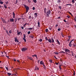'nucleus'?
<instances>
[{
    "label": "nucleus",
    "mask_w": 76,
    "mask_h": 76,
    "mask_svg": "<svg viewBox=\"0 0 76 76\" xmlns=\"http://www.w3.org/2000/svg\"><path fill=\"white\" fill-rule=\"evenodd\" d=\"M43 66H44V69H45V67H45V66L44 65V64H43Z\"/></svg>",
    "instance_id": "72a5a7b5"
},
{
    "label": "nucleus",
    "mask_w": 76,
    "mask_h": 76,
    "mask_svg": "<svg viewBox=\"0 0 76 76\" xmlns=\"http://www.w3.org/2000/svg\"><path fill=\"white\" fill-rule=\"evenodd\" d=\"M2 21H3V23H5L6 24L7 23L5 20L2 19Z\"/></svg>",
    "instance_id": "20e7f679"
},
{
    "label": "nucleus",
    "mask_w": 76,
    "mask_h": 76,
    "mask_svg": "<svg viewBox=\"0 0 76 76\" xmlns=\"http://www.w3.org/2000/svg\"><path fill=\"white\" fill-rule=\"evenodd\" d=\"M29 37L31 38H32V39H33V38H34V36L33 35H31V36H29Z\"/></svg>",
    "instance_id": "0eeeda50"
},
{
    "label": "nucleus",
    "mask_w": 76,
    "mask_h": 76,
    "mask_svg": "<svg viewBox=\"0 0 76 76\" xmlns=\"http://www.w3.org/2000/svg\"><path fill=\"white\" fill-rule=\"evenodd\" d=\"M72 2L73 3H74V2H75V0H72Z\"/></svg>",
    "instance_id": "de8ad7c7"
},
{
    "label": "nucleus",
    "mask_w": 76,
    "mask_h": 76,
    "mask_svg": "<svg viewBox=\"0 0 76 76\" xmlns=\"http://www.w3.org/2000/svg\"><path fill=\"white\" fill-rule=\"evenodd\" d=\"M40 61L39 60H38L37 61V63H39V61Z\"/></svg>",
    "instance_id": "4d7b16f0"
},
{
    "label": "nucleus",
    "mask_w": 76,
    "mask_h": 76,
    "mask_svg": "<svg viewBox=\"0 0 76 76\" xmlns=\"http://www.w3.org/2000/svg\"><path fill=\"white\" fill-rule=\"evenodd\" d=\"M28 2H29V3H31V1L28 0Z\"/></svg>",
    "instance_id": "0e129e2a"
},
{
    "label": "nucleus",
    "mask_w": 76,
    "mask_h": 76,
    "mask_svg": "<svg viewBox=\"0 0 76 76\" xmlns=\"http://www.w3.org/2000/svg\"><path fill=\"white\" fill-rule=\"evenodd\" d=\"M40 64H42V65H43V64H44V62H43L42 61H40Z\"/></svg>",
    "instance_id": "9d476101"
},
{
    "label": "nucleus",
    "mask_w": 76,
    "mask_h": 76,
    "mask_svg": "<svg viewBox=\"0 0 76 76\" xmlns=\"http://www.w3.org/2000/svg\"><path fill=\"white\" fill-rule=\"evenodd\" d=\"M0 3L1 4H3V2L2 1H0Z\"/></svg>",
    "instance_id": "c756f323"
},
{
    "label": "nucleus",
    "mask_w": 76,
    "mask_h": 76,
    "mask_svg": "<svg viewBox=\"0 0 76 76\" xmlns=\"http://www.w3.org/2000/svg\"><path fill=\"white\" fill-rule=\"evenodd\" d=\"M65 52H70V50L68 49H65Z\"/></svg>",
    "instance_id": "6e6552de"
},
{
    "label": "nucleus",
    "mask_w": 76,
    "mask_h": 76,
    "mask_svg": "<svg viewBox=\"0 0 76 76\" xmlns=\"http://www.w3.org/2000/svg\"><path fill=\"white\" fill-rule=\"evenodd\" d=\"M59 68L60 70H61V67L59 66Z\"/></svg>",
    "instance_id": "e2e57ef3"
},
{
    "label": "nucleus",
    "mask_w": 76,
    "mask_h": 76,
    "mask_svg": "<svg viewBox=\"0 0 76 76\" xmlns=\"http://www.w3.org/2000/svg\"><path fill=\"white\" fill-rule=\"evenodd\" d=\"M45 39L46 40V41H48V39L47 38V37H45Z\"/></svg>",
    "instance_id": "b1692460"
},
{
    "label": "nucleus",
    "mask_w": 76,
    "mask_h": 76,
    "mask_svg": "<svg viewBox=\"0 0 76 76\" xmlns=\"http://www.w3.org/2000/svg\"><path fill=\"white\" fill-rule=\"evenodd\" d=\"M38 26L39 28V27H40V26L39 25V24H40L39 22H38Z\"/></svg>",
    "instance_id": "6ab92c4d"
},
{
    "label": "nucleus",
    "mask_w": 76,
    "mask_h": 76,
    "mask_svg": "<svg viewBox=\"0 0 76 76\" xmlns=\"http://www.w3.org/2000/svg\"><path fill=\"white\" fill-rule=\"evenodd\" d=\"M32 57H36V58H38V57H37V55L36 54L32 56Z\"/></svg>",
    "instance_id": "1a4fd4ad"
},
{
    "label": "nucleus",
    "mask_w": 76,
    "mask_h": 76,
    "mask_svg": "<svg viewBox=\"0 0 76 76\" xmlns=\"http://www.w3.org/2000/svg\"><path fill=\"white\" fill-rule=\"evenodd\" d=\"M7 74L9 76H10V75H11V73H7Z\"/></svg>",
    "instance_id": "473e14b6"
},
{
    "label": "nucleus",
    "mask_w": 76,
    "mask_h": 76,
    "mask_svg": "<svg viewBox=\"0 0 76 76\" xmlns=\"http://www.w3.org/2000/svg\"><path fill=\"white\" fill-rule=\"evenodd\" d=\"M71 42H70L69 44V47H71L72 46V44H71Z\"/></svg>",
    "instance_id": "dca6fc26"
},
{
    "label": "nucleus",
    "mask_w": 76,
    "mask_h": 76,
    "mask_svg": "<svg viewBox=\"0 0 76 76\" xmlns=\"http://www.w3.org/2000/svg\"><path fill=\"white\" fill-rule=\"evenodd\" d=\"M56 41L57 42V43H58V44H59V45H60V42H59V41H58V39H56Z\"/></svg>",
    "instance_id": "ddd939ff"
},
{
    "label": "nucleus",
    "mask_w": 76,
    "mask_h": 76,
    "mask_svg": "<svg viewBox=\"0 0 76 76\" xmlns=\"http://www.w3.org/2000/svg\"><path fill=\"white\" fill-rule=\"evenodd\" d=\"M28 50V48H23L22 49V51H25L27 50Z\"/></svg>",
    "instance_id": "7ed1b4c3"
},
{
    "label": "nucleus",
    "mask_w": 76,
    "mask_h": 76,
    "mask_svg": "<svg viewBox=\"0 0 76 76\" xmlns=\"http://www.w3.org/2000/svg\"><path fill=\"white\" fill-rule=\"evenodd\" d=\"M24 7H25L26 9V13H27L28 11V10L29 9V7H28V6H27L26 5H24Z\"/></svg>",
    "instance_id": "f257e3e1"
},
{
    "label": "nucleus",
    "mask_w": 76,
    "mask_h": 76,
    "mask_svg": "<svg viewBox=\"0 0 76 76\" xmlns=\"http://www.w3.org/2000/svg\"><path fill=\"white\" fill-rule=\"evenodd\" d=\"M73 47H76V45H73Z\"/></svg>",
    "instance_id": "bf43d9fd"
},
{
    "label": "nucleus",
    "mask_w": 76,
    "mask_h": 76,
    "mask_svg": "<svg viewBox=\"0 0 76 76\" xmlns=\"http://www.w3.org/2000/svg\"><path fill=\"white\" fill-rule=\"evenodd\" d=\"M20 18H19L18 19V21H19V20H20Z\"/></svg>",
    "instance_id": "052dcab7"
},
{
    "label": "nucleus",
    "mask_w": 76,
    "mask_h": 76,
    "mask_svg": "<svg viewBox=\"0 0 76 76\" xmlns=\"http://www.w3.org/2000/svg\"><path fill=\"white\" fill-rule=\"evenodd\" d=\"M28 59H29V60H32V59L33 58L31 57H28Z\"/></svg>",
    "instance_id": "f8f14e48"
},
{
    "label": "nucleus",
    "mask_w": 76,
    "mask_h": 76,
    "mask_svg": "<svg viewBox=\"0 0 76 76\" xmlns=\"http://www.w3.org/2000/svg\"><path fill=\"white\" fill-rule=\"evenodd\" d=\"M68 37L69 38V39H68L67 40L68 41H69L70 40V38H70V37H71L70 36H68Z\"/></svg>",
    "instance_id": "a878e982"
},
{
    "label": "nucleus",
    "mask_w": 76,
    "mask_h": 76,
    "mask_svg": "<svg viewBox=\"0 0 76 76\" xmlns=\"http://www.w3.org/2000/svg\"><path fill=\"white\" fill-rule=\"evenodd\" d=\"M54 58H56V59H57V58H56V56H54Z\"/></svg>",
    "instance_id": "5fc2aeb1"
},
{
    "label": "nucleus",
    "mask_w": 76,
    "mask_h": 76,
    "mask_svg": "<svg viewBox=\"0 0 76 76\" xmlns=\"http://www.w3.org/2000/svg\"><path fill=\"white\" fill-rule=\"evenodd\" d=\"M57 2L58 3H61V1L60 0H58L57 1Z\"/></svg>",
    "instance_id": "5701e85b"
},
{
    "label": "nucleus",
    "mask_w": 76,
    "mask_h": 76,
    "mask_svg": "<svg viewBox=\"0 0 76 76\" xmlns=\"http://www.w3.org/2000/svg\"><path fill=\"white\" fill-rule=\"evenodd\" d=\"M27 29H28V30H32V28H27Z\"/></svg>",
    "instance_id": "412c9836"
},
{
    "label": "nucleus",
    "mask_w": 76,
    "mask_h": 76,
    "mask_svg": "<svg viewBox=\"0 0 76 76\" xmlns=\"http://www.w3.org/2000/svg\"><path fill=\"white\" fill-rule=\"evenodd\" d=\"M9 32L10 34H11L12 33V30H10L9 31Z\"/></svg>",
    "instance_id": "bb28decb"
},
{
    "label": "nucleus",
    "mask_w": 76,
    "mask_h": 76,
    "mask_svg": "<svg viewBox=\"0 0 76 76\" xmlns=\"http://www.w3.org/2000/svg\"><path fill=\"white\" fill-rule=\"evenodd\" d=\"M14 60V61H16V60L14 58L13 59Z\"/></svg>",
    "instance_id": "6e6d98bb"
},
{
    "label": "nucleus",
    "mask_w": 76,
    "mask_h": 76,
    "mask_svg": "<svg viewBox=\"0 0 76 76\" xmlns=\"http://www.w3.org/2000/svg\"><path fill=\"white\" fill-rule=\"evenodd\" d=\"M39 41H40V42H42V39H40L39 40Z\"/></svg>",
    "instance_id": "e433bc0d"
},
{
    "label": "nucleus",
    "mask_w": 76,
    "mask_h": 76,
    "mask_svg": "<svg viewBox=\"0 0 76 76\" xmlns=\"http://www.w3.org/2000/svg\"><path fill=\"white\" fill-rule=\"evenodd\" d=\"M5 68L7 69V71H8V70H9V69H8V68H7V67H6Z\"/></svg>",
    "instance_id": "79ce46f5"
},
{
    "label": "nucleus",
    "mask_w": 76,
    "mask_h": 76,
    "mask_svg": "<svg viewBox=\"0 0 76 76\" xmlns=\"http://www.w3.org/2000/svg\"><path fill=\"white\" fill-rule=\"evenodd\" d=\"M12 14L13 15V16H15V13H14V12H13Z\"/></svg>",
    "instance_id": "a18cd8bd"
},
{
    "label": "nucleus",
    "mask_w": 76,
    "mask_h": 76,
    "mask_svg": "<svg viewBox=\"0 0 76 76\" xmlns=\"http://www.w3.org/2000/svg\"><path fill=\"white\" fill-rule=\"evenodd\" d=\"M31 34V31H28V34Z\"/></svg>",
    "instance_id": "c9c22d12"
},
{
    "label": "nucleus",
    "mask_w": 76,
    "mask_h": 76,
    "mask_svg": "<svg viewBox=\"0 0 76 76\" xmlns=\"http://www.w3.org/2000/svg\"><path fill=\"white\" fill-rule=\"evenodd\" d=\"M23 40H24L25 42H26V39L25 38H23Z\"/></svg>",
    "instance_id": "c85d7f7f"
},
{
    "label": "nucleus",
    "mask_w": 76,
    "mask_h": 76,
    "mask_svg": "<svg viewBox=\"0 0 76 76\" xmlns=\"http://www.w3.org/2000/svg\"><path fill=\"white\" fill-rule=\"evenodd\" d=\"M66 6L69 5V6H72V5L70 4H66Z\"/></svg>",
    "instance_id": "2f4dec72"
},
{
    "label": "nucleus",
    "mask_w": 76,
    "mask_h": 76,
    "mask_svg": "<svg viewBox=\"0 0 76 76\" xmlns=\"http://www.w3.org/2000/svg\"><path fill=\"white\" fill-rule=\"evenodd\" d=\"M28 25V24L26 23L24 25H23V27H25V25Z\"/></svg>",
    "instance_id": "f704fd0d"
},
{
    "label": "nucleus",
    "mask_w": 76,
    "mask_h": 76,
    "mask_svg": "<svg viewBox=\"0 0 76 76\" xmlns=\"http://www.w3.org/2000/svg\"><path fill=\"white\" fill-rule=\"evenodd\" d=\"M49 29H50V30H51V28H49Z\"/></svg>",
    "instance_id": "338daca9"
},
{
    "label": "nucleus",
    "mask_w": 76,
    "mask_h": 76,
    "mask_svg": "<svg viewBox=\"0 0 76 76\" xmlns=\"http://www.w3.org/2000/svg\"><path fill=\"white\" fill-rule=\"evenodd\" d=\"M31 18V16H29V18H28V19H30Z\"/></svg>",
    "instance_id": "13d9d810"
},
{
    "label": "nucleus",
    "mask_w": 76,
    "mask_h": 76,
    "mask_svg": "<svg viewBox=\"0 0 76 76\" xmlns=\"http://www.w3.org/2000/svg\"><path fill=\"white\" fill-rule=\"evenodd\" d=\"M49 62H50V63H52V62H53V61H52L51 60V59L49 60Z\"/></svg>",
    "instance_id": "f3484780"
},
{
    "label": "nucleus",
    "mask_w": 76,
    "mask_h": 76,
    "mask_svg": "<svg viewBox=\"0 0 76 76\" xmlns=\"http://www.w3.org/2000/svg\"><path fill=\"white\" fill-rule=\"evenodd\" d=\"M51 13V11L50 10H49L47 12V16H49V15H50V14Z\"/></svg>",
    "instance_id": "f03ea898"
},
{
    "label": "nucleus",
    "mask_w": 76,
    "mask_h": 76,
    "mask_svg": "<svg viewBox=\"0 0 76 76\" xmlns=\"http://www.w3.org/2000/svg\"><path fill=\"white\" fill-rule=\"evenodd\" d=\"M10 22H14V19L13 18H10Z\"/></svg>",
    "instance_id": "39448f33"
},
{
    "label": "nucleus",
    "mask_w": 76,
    "mask_h": 76,
    "mask_svg": "<svg viewBox=\"0 0 76 76\" xmlns=\"http://www.w3.org/2000/svg\"><path fill=\"white\" fill-rule=\"evenodd\" d=\"M35 9V8L34 7H33V10H34Z\"/></svg>",
    "instance_id": "8fccbe9b"
},
{
    "label": "nucleus",
    "mask_w": 76,
    "mask_h": 76,
    "mask_svg": "<svg viewBox=\"0 0 76 76\" xmlns=\"http://www.w3.org/2000/svg\"><path fill=\"white\" fill-rule=\"evenodd\" d=\"M73 41H74V39H72V40H71L70 42L72 43V42Z\"/></svg>",
    "instance_id": "680f3d73"
},
{
    "label": "nucleus",
    "mask_w": 76,
    "mask_h": 76,
    "mask_svg": "<svg viewBox=\"0 0 76 76\" xmlns=\"http://www.w3.org/2000/svg\"><path fill=\"white\" fill-rule=\"evenodd\" d=\"M14 71V72H15V73H16V70L15 69H14L13 70Z\"/></svg>",
    "instance_id": "ea45409f"
},
{
    "label": "nucleus",
    "mask_w": 76,
    "mask_h": 76,
    "mask_svg": "<svg viewBox=\"0 0 76 76\" xmlns=\"http://www.w3.org/2000/svg\"><path fill=\"white\" fill-rule=\"evenodd\" d=\"M75 71H74V73H73L74 76H75Z\"/></svg>",
    "instance_id": "a19ab883"
},
{
    "label": "nucleus",
    "mask_w": 76,
    "mask_h": 76,
    "mask_svg": "<svg viewBox=\"0 0 76 76\" xmlns=\"http://www.w3.org/2000/svg\"><path fill=\"white\" fill-rule=\"evenodd\" d=\"M51 40L52 42H53V43H54V40L53 38H52Z\"/></svg>",
    "instance_id": "4468645a"
},
{
    "label": "nucleus",
    "mask_w": 76,
    "mask_h": 76,
    "mask_svg": "<svg viewBox=\"0 0 76 76\" xmlns=\"http://www.w3.org/2000/svg\"><path fill=\"white\" fill-rule=\"evenodd\" d=\"M54 53L55 54L58 55V53L57 52H54Z\"/></svg>",
    "instance_id": "393cba45"
},
{
    "label": "nucleus",
    "mask_w": 76,
    "mask_h": 76,
    "mask_svg": "<svg viewBox=\"0 0 76 76\" xmlns=\"http://www.w3.org/2000/svg\"><path fill=\"white\" fill-rule=\"evenodd\" d=\"M34 15L36 16H35L36 18H37V13H35Z\"/></svg>",
    "instance_id": "aec40b11"
},
{
    "label": "nucleus",
    "mask_w": 76,
    "mask_h": 76,
    "mask_svg": "<svg viewBox=\"0 0 76 76\" xmlns=\"http://www.w3.org/2000/svg\"><path fill=\"white\" fill-rule=\"evenodd\" d=\"M21 29H24V28H23V26H22L21 27Z\"/></svg>",
    "instance_id": "603ef678"
},
{
    "label": "nucleus",
    "mask_w": 76,
    "mask_h": 76,
    "mask_svg": "<svg viewBox=\"0 0 76 76\" xmlns=\"http://www.w3.org/2000/svg\"><path fill=\"white\" fill-rule=\"evenodd\" d=\"M37 67H35V70H37Z\"/></svg>",
    "instance_id": "3c124183"
},
{
    "label": "nucleus",
    "mask_w": 76,
    "mask_h": 76,
    "mask_svg": "<svg viewBox=\"0 0 76 76\" xmlns=\"http://www.w3.org/2000/svg\"><path fill=\"white\" fill-rule=\"evenodd\" d=\"M33 1L35 3H37V0H33Z\"/></svg>",
    "instance_id": "4be33fe9"
},
{
    "label": "nucleus",
    "mask_w": 76,
    "mask_h": 76,
    "mask_svg": "<svg viewBox=\"0 0 76 76\" xmlns=\"http://www.w3.org/2000/svg\"><path fill=\"white\" fill-rule=\"evenodd\" d=\"M48 29H45V31L46 32H48Z\"/></svg>",
    "instance_id": "7c9ffc66"
},
{
    "label": "nucleus",
    "mask_w": 76,
    "mask_h": 76,
    "mask_svg": "<svg viewBox=\"0 0 76 76\" xmlns=\"http://www.w3.org/2000/svg\"><path fill=\"white\" fill-rule=\"evenodd\" d=\"M48 41L50 42V43H51V40L50 39H49L48 40Z\"/></svg>",
    "instance_id": "9b49d317"
},
{
    "label": "nucleus",
    "mask_w": 76,
    "mask_h": 76,
    "mask_svg": "<svg viewBox=\"0 0 76 76\" xmlns=\"http://www.w3.org/2000/svg\"><path fill=\"white\" fill-rule=\"evenodd\" d=\"M17 34L18 35H20V32H18V33H17Z\"/></svg>",
    "instance_id": "864d4df0"
},
{
    "label": "nucleus",
    "mask_w": 76,
    "mask_h": 76,
    "mask_svg": "<svg viewBox=\"0 0 76 76\" xmlns=\"http://www.w3.org/2000/svg\"><path fill=\"white\" fill-rule=\"evenodd\" d=\"M6 32L7 33V34L9 35V32H8V31L7 30H6Z\"/></svg>",
    "instance_id": "58836bf2"
},
{
    "label": "nucleus",
    "mask_w": 76,
    "mask_h": 76,
    "mask_svg": "<svg viewBox=\"0 0 76 76\" xmlns=\"http://www.w3.org/2000/svg\"><path fill=\"white\" fill-rule=\"evenodd\" d=\"M44 12L45 13H46V11H47V9L46 8H45L44 10Z\"/></svg>",
    "instance_id": "2eb2a0df"
},
{
    "label": "nucleus",
    "mask_w": 76,
    "mask_h": 76,
    "mask_svg": "<svg viewBox=\"0 0 76 76\" xmlns=\"http://www.w3.org/2000/svg\"><path fill=\"white\" fill-rule=\"evenodd\" d=\"M4 7L5 8V9H7V6H6V5H4Z\"/></svg>",
    "instance_id": "cd10ccee"
},
{
    "label": "nucleus",
    "mask_w": 76,
    "mask_h": 76,
    "mask_svg": "<svg viewBox=\"0 0 76 76\" xmlns=\"http://www.w3.org/2000/svg\"><path fill=\"white\" fill-rule=\"evenodd\" d=\"M64 22H66V20H64Z\"/></svg>",
    "instance_id": "69168bd1"
},
{
    "label": "nucleus",
    "mask_w": 76,
    "mask_h": 76,
    "mask_svg": "<svg viewBox=\"0 0 76 76\" xmlns=\"http://www.w3.org/2000/svg\"><path fill=\"white\" fill-rule=\"evenodd\" d=\"M60 18H61L60 17H58V19H60Z\"/></svg>",
    "instance_id": "774afa93"
},
{
    "label": "nucleus",
    "mask_w": 76,
    "mask_h": 76,
    "mask_svg": "<svg viewBox=\"0 0 76 76\" xmlns=\"http://www.w3.org/2000/svg\"><path fill=\"white\" fill-rule=\"evenodd\" d=\"M55 64H56V65H58V64H59V63H57L56 62Z\"/></svg>",
    "instance_id": "c03bdc74"
},
{
    "label": "nucleus",
    "mask_w": 76,
    "mask_h": 76,
    "mask_svg": "<svg viewBox=\"0 0 76 76\" xmlns=\"http://www.w3.org/2000/svg\"><path fill=\"white\" fill-rule=\"evenodd\" d=\"M59 8L60 9H61V7L60 6H59Z\"/></svg>",
    "instance_id": "37998d69"
},
{
    "label": "nucleus",
    "mask_w": 76,
    "mask_h": 76,
    "mask_svg": "<svg viewBox=\"0 0 76 76\" xmlns=\"http://www.w3.org/2000/svg\"><path fill=\"white\" fill-rule=\"evenodd\" d=\"M14 38H15V42H19V41L18 40V39L16 38V37H15Z\"/></svg>",
    "instance_id": "423d86ee"
},
{
    "label": "nucleus",
    "mask_w": 76,
    "mask_h": 76,
    "mask_svg": "<svg viewBox=\"0 0 76 76\" xmlns=\"http://www.w3.org/2000/svg\"><path fill=\"white\" fill-rule=\"evenodd\" d=\"M58 31H61V29L59 28L58 29Z\"/></svg>",
    "instance_id": "4c0bfd02"
},
{
    "label": "nucleus",
    "mask_w": 76,
    "mask_h": 76,
    "mask_svg": "<svg viewBox=\"0 0 76 76\" xmlns=\"http://www.w3.org/2000/svg\"><path fill=\"white\" fill-rule=\"evenodd\" d=\"M18 0H16V3H15V4H17V3H18Z\"/></svg>",
    "instance_id": "49530a36"
},
{
    "label": "nucleus",
    "mask_w": 76,
    "mask_h": 76,
    "mask_svg": "<svg viewBox=\"0 0 76 76\" xmlns=\"http://www.w3.org/2000/svg\"><path fill=\"white\" fill-rule=\"evenodd\" d=\"M66 17H67V18H69H69H70V16H69V15H68V16H67Z\"/></svg>",
    "instance_id": "09e8293b"
},
{
    "label": "nucleus",
    "mask_w": 76,
    "mask_h": 76,
    "mask_svg": "<svg viewBox=\"0 0 76 76\" xmlns=\"http://www.w3.org/2000/svg\"><path fill=\"white\" fill-rule=\"evenodd\" d=\"M23 37H23V38H26V34H23Z\"/></svg>",
    "instance_id": "a211bd4d"
}]
</instances>
